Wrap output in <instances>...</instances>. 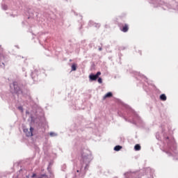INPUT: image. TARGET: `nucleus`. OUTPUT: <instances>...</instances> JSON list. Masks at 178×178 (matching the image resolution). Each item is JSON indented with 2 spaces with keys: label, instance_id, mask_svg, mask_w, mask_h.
<instances>
[{
  "label": "nucleus",
  "instance_id": "obj_1",
  "mask_svg": "<svg viewBox=\"0 0 178 178\" xmlns=\"http://www.w3.org/2000/svg\"><path fill=\"white\" fill-rule=\"evenodd\" d=\"M81 158H82V162L85 163V169H87V166H88V164L91 161H92V153L90 149H83L81 153Z\"/></svg>",
  "mask_w": 178,
  "mask_h": 178
},
{
  "label": "nucleus",
  "instance_id": "obj_2",
  "mask_svg": "<svg viewBox=\"0 0 178 178\" xmlns=\"http://www.w3.org/2000/svg\"><path fill=\"white\" fill-rule=\"evenodd\" d=\"M173 151L175 149V140L169 139V137H167L165 139V152L169 156H170V150Z\"/></svg>",
  "mask_w": 178,
  "mask_h": 178
},
{
  "label": "nucleus",
  "instance_id": "obj_3",
  "mask_svg": "<svg viewBox=\"0 0 178 178\" xmlns=\"http://www.w3.org/2000/svg\"><path fill=\"white\" fill-rule=\"evenodd\" d=\"M10 88H14V92H16V94H20V92H22L20 88H19L17 85V82H14L13 84H10Z\"/></svg>",
  "mask_w": 178,
  "mask_h": 178
},
{
  "label": "nucleus",
  "instance_id": "obj_4",
  "mask_svg": "<svg viewBox=\"0 0 178 178\" xmlns=\"http://www.w3.org/2000/svg\"><path fill=\"white\" fill-rule=\"evenodd\" d=\"M24 133L26 134V137H33V131H34V128L30 127V129L24 128Z\"/></svg>",
  "mask_w": 178,
  "mask_h": 178
},
{
  "label": "nucleus",
  "instance_id": "obj_5",
  "mask_svg": "<svg viewBox=\"0 0 178 178\" xmlns=\"http://www.w3.org/2000/svg\"><path fill=\"white\" fill-rule=\"evenodd\" d=\"M99 76H101V72H97L96 74H90L89 75V79L90 81H95V80H97V79H98V77H99Z\"/></svg>",
  "mask_w": 178,
  "mask_h": 178
},
{
  "label": "nucleus",
  "instance_id": "obj_6",
  "mask_svg": "<svg viewBox=\"0 0 178 178\" xmlns=\"http://www.w3.org/2000/svg\"><path fill=\"white\" fill-rule=\"evenodd\" d=\"M146 172L147 175H150V177H149V178H154V170L148 168H147Z\"/></svg>",
  "mask_w": 178,
  "mask_h": 178
},
{
  "label": "nucleus",
  "instance_id": "obj_7",
  "mask_svg": "<svg viewBox=\"0 0 178 178\" xmlns=\"http://www.w3.org/2000/svg\"><path fill=\"white\" fill-rule=\"evenodd\" d=\"M2 60H3V56L0 54V66L1 67H5V64Z\"/></svg>",
  "mask_w": 178,
  "mask_h": 178
},
{
  "label": "nucleus",
  "instance_id": "obj_8",
  "mask_svg": "<svg viewBox=\"0 0 178 178\" xmlns=\"http://www.w3.org/2000/svg\"><path fill=\"white\" fill-rule=\"evenodd\" d=\"M122 31H123V33H127V31H129V26L124 25L122 27Z\"/></svg>",
  "mask_w": 178,
  "mask_h": 178
},
{
  "label": "nucleus",
  "instance_id": "obj_9",
  "mask_svg": "<svg viewBox=\"0 0 178 178\" xmlns=\"http://www.w3.org/2000/svg\"><path fill=\"white\" fill-rule=\"evenodd\" d=\"M71 67L72 72H76L77 70V65L76 63H73Z\"/></svg>",
  "mask_w": 178,
  "mask_h": 178
},
{
  "label": "nucleus",
  "instance_id": "obj_10",
  "mask_svg": "<svg viewBox=\"0 0 178 178\" xmlns=\"http://www.w3.org/2000/svg\"><path fill=\"white\" fill-rule=\"evenodd\" d=\"M160 99H161V101H166V95L165 94L161 95Z\"/></svg>",
  "mask_w": 178,
  "mask_h": 178
},
{
  "label": "nucleus",
  "instance_id": "obj_11",
  "mask_svg": "<svg viewBox=\"0 0 178 178\" xmlns=\"http://www.w3.org/2000/svg\"><path fill=\"white\" fill-rule=\"evenodd\" d=\"M111 97H112V92H108L104 95V98H111Z\"/></svg>",
  "mask_w": 178,
  "mask_h": 178
},
{
  "label": "nucleus",
  "instance_id": "obj_12",
  "mask_svg": "<svg viewBox=\"0 0 178 178\" xmlns=\"http://www.w3.org/2000/svg\"><path fill=\"white\" fill-rule=\"evenodd\" d=\"M134 149L135 151H140V149H141V146H140V145H136L134 147Z\"/></svg>",
  "mask_w": 178,
  "mask_h": 178
},
{
  "label": "nucleus",
  "instance_id": "obj_13",
  "mask_svg": "<svg viewBox=\"0 0 178 178\" xmlns=\"http://www.w3.org/2000/svg\"><path fill=\"white\" fill-rule=\"evenodd\" d=\"M122 149V146L120 145H117L114 147V151H120Z\"/></svg>",
  "mask_w": 178,
  "mask_h": 178
},
{
  "label": "nucleus",
  "instance_id": "obj_14",
  "mask_svg": "<svg viewBox=\"0 0 178 178\" xmlns=\"http://www.w3.org/2000/svg\"><path fill=\"white\" fill-rule=\"evenodd\" d=\"M50 136L51 137H56V136H58V134L55 133V132H50Z\"/></svg>",
  "mask_w": 178,
  "mask_h": 178
},
{
  "label": "nucleus",
  "instance_id": "obj_15",
  "mask_svg": "<svg viewBox=\"0 0 178 178\" xmlns=\"http://www.w3.org/2000/svg\"><path fill=\"white\" fill-rule=\"evenodd\" d=\"M97 81H98V83H99V84H102V78H99Z\"/></svg>",
  "mask_w": 178,
  "mask_h": 178
},
{
  "label": "nucleus",
  "instance_id": "obj_16",
  "mask_svg": "<svg viewBox=\"0 0 178 178\" xmlns=\"http://www.w3.org/2000/svg\"><path fill=\"white\" fill-rule=\"evenodd\" d=\"M18 109H19V111H20L21 112H23V107L19 106V107H18Z\"/></svg>",
  "mask_w": 178,
  "mask_h": 178
},
{
  "label": "nucleus",
  "instance_id": "obj_17",
  "mask_svg": "<svg viewBox=\"0 0 178 178\" xmlns=\"http://www.w3.org/2000/svg\"><path fill=\"white\" fill-rule=\"evenodd\" d=\"M95 27H99V24H95Z\"/></svg>",
  "mask_w": 178,
  "mask_h": 178
},
{
  "label": "nucleus",
  "instance_id": "obj_18",
  "mask_svg": "<svg viewBox=\"0 0 178 178\" xmlns=\"http://www.w3.org/2000/svg\"><path fill=\"white\" fill-rule=\"evenodd\" d=\"M45 176H47L46 175H42L41 177H45Z\"/></svg>",
  "mask_w": 178,
  "mask_h": 178
},
{
  "label": "nucleus",
  "instance_id": "obj_19",
  "mask_svg": "<svg viewBox=\"0 0 178 178\" xmlns=\"http://www.w3.org/2000/svg\"><path fill=\"white\" fill-rule=\"evenodd\" d=\"M32 177H35V174H33Z\"/></svg>",
  "mask_w": 178,
  "mask_h": 178
},
{
  "label": "nucleus",
  "instance_id": "obj_20",
  "mask_svg": "<svg viewBox=\"0 0 178 178\" xmlns=\"http://www.w3.org/2000/svg\"><path fill=\"white\" fill-rule=\"evenodd\" d=\"M99 51H102V48H99Z\"/></svg>",
  "mask_w": 178,
  "mask_h": 178
},
{
  "label": "nucleus",
  "instance_id": "obj_21",
  "mask_svg": "<svg viewBox=\"0 0 178 178\" xmlns=\"http://www.w3.org/2000/svg\"><path fill=\"white\" fill-rule=\"evenodd\" d=\"M22 70H23V72H24V71L26 70V69H24V68H22Z\"/></svg>",
  "mask_w": 178,
  "mask_h": 178
},
{
  "label": "nucleus",
  "instance_id": "obj_22",
  "mask_svg": "<svg viewBox=\"0 0 178 178\" xmlns=\"http://www.w3.org/2000/svg\"><path fill=\"white\" fill-rule=\"evenodd\" d=\"M114 178H118V177H114Z\"/></svg>",
  "mask_w": 178,
  "mask_h": 178
}]
</instances>
